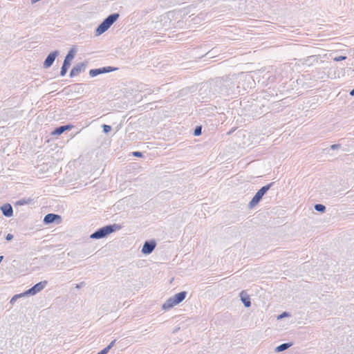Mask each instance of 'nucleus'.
Instances as JSON below:
<instances>
[{
	"mask_svg": "<svg viewBox=\"0 0 354 354\" xmlns=\"http://www.w3.org/2000/svg\"><path fill=\"white\" fill-rule=\"evenodd\" d=\"M185 297L186 292H180L175 295L173 297H171L167 300V301L162 305V308L167 310L174 307V306L183 301Z\"/></svg>",
	"mask_w": 354,
	"mask_h": 354,
	"instance_id": "1",
	"label": "nucleus"
},
{
	"mask_svg": "<svg viewBox=\"0 0 354 354\" xmlns=\"http://www.w3.org/2000/svg\"><path fill=\"white\" fill-rule=\"evenodd\" d=\"M118 14H113L109 16L97 28V35L104 32L118 18Z\"/></svg>",
	"mask_w": 354,
	"mask_h": 354,
	"instance_id": "2",
	"label": "nucleus"
},
{
	"mask_svg": "<svg viewBox=\"0 0 354 354\" xmlns=\"http://www.w3.org/2000/svg\"><path fill=\"white\" fill-rule=\"evenodd\" d=\"M118 14H113L109 16L97 28V35L104 32L118 18Z\"/></svg>",
	"mask_w": 354,
	"mask_h": 354,
	"instance_id": "3",
	"label": "nucleus"
},
{
	"mask_svg": "<svg viewBox=\"0 0 354 354\" xmlns=\"http://www.w3.org/2000/svg\"><path fill=\"white\" fill-rule=\"evenodd\" d=\"M113 232V229L112 226H106L102 227L91 235V237L93 239H100L106 236Z\"/></svg>",
	"mask_w": 354,
	"mask_h": 354,
	"instance_id": "4",
	"label": "nucleus"
},
{
	"mask_svg": "<svg viewBox=\"0 0 354 354\" xmlns=\"http://www.w3.org/2000/svg\"><path fill=\"white\" fill-rule=\"evenodd\" d=\"M269 186H264L261 187L255 194V196L252 198L250 203V207L255 206L259 201L261 199L265 193L268 190Z\"/></svg>",
	"mask_w": 354,
	"mask_h": 354,
	"instance_id": "5",
	"label": "nucleus"
},
{
	"mask_svg": "<svg viewBox=\"0 0 354 354\" xmlns=\"http://www.w3.org/2000/svg\"><path fill=\"white\" fill-rule=\"evenodd\" d=\"M73 57H74L73 53L72 50H71L68 53V55H66V57L64 59V64H63V66H62V70H61V75L64 76L66 73L67 70L71 65V61L73 59Z\"/></svg>",
	"mask_w": 354,
	"mask_h": 354,
	"instance_id": "6",
	"label": "nucleus"
},
{
	"mask_svg": "<svg viewBox=\"0 0 354 354\" xmlns=\"http://www.w3.org/2000/svg\"><path fill=\"white\" fill-rule=\"evenodd\" d=\"M47 282L46 281H41L37 284H35L33 287H32L31 288H30L29 290H28L26 292H25V295H35L36 294L37 292L41 291V290H43L44 288V287L46 286Z\"/></svg>",
	"mask_w": 354,
	"mask_h": 354,
	"instance_id": "7",
	"label": "nucleus"
},
{
	"mask_svg": "<svg viewBox=\"0 0 354 354\" xmlns=\"http://www.w3.org/2000/svg\"><path fill=\"white\" fill-rule=\"evenodd\" d=\"M56 220L60 221H61L60 216H59L57 214H48L45 216L44 221L46 223H51Z\"/></svg>",
	"mask_w": 354,
	"mask_h": 354,
	"instance_id": "8",
	"label": "nucleus"
},
{
	"mask_svg": "<svg viewBox=\"0 0 354 354\" xmlns=\"http://www.w3.org/2000/svg\"><path fill=\"white\" fill-rule=\"evenodd\" d=\"M56 55L57 54L55 52L51 53L48 55V56L47 57L44 63V66L45 68H48L53 64V62L55 59Z\"/></svg>",
	"mask_w": 354,
	"mask_h": 354,
	"instance_id": "9",
	"label": "nucleus"
},
{
	"mask_svg": "<svg viewBox=\"0 0 354 354\" xmlns=\"http://www.w3.org/2000/svg\"><path fill=\"white\" fill-rule=\"evenodd\" d=\"M155 246H156V244L153 242H151V243L146 242L142 247V252L144 254H149L153 251Z\"/></svg>",
	"mask_w": 354,
	"mask_h": 354,
	"instance_id": "10",
	"label": "nucleus"
},
{
	"mask_svg": "<svg viewBox=\"0 0 354 354\" xmlns=\"http://www.w3.org/2000/svg\"><path fill=\"white\" fill-rule=\"evenodd\" d=\"M241 301L246 307L250 306V299L249 295L245 292L242 291L240 294Z\"/></svg>",
	"mask_w": 354,
	"mask_h": 354,
	"instance_id": "11",
	"label": "nucleus"
},
{
	"mask_svg": "<svg viewBox=\"0 0 354 354\" xmlns=\"http://www.w3.org/2000/svg\"><path fill=\"white\" fill-rule=\"evenodd\" d=\"M1 210L3 212V214L6 216H11L12 215V206L10 204L4 205L1 207Z\"/></svg>",
	"mask_w": 354,
	"mask_h": 354,
	"instance_id": "12",
	"label": "nucleus"
},
{
	"mask_svg": "<svg viewBox=\"0 0 354 354\" xmlns=\"http://www.w3.org/2000/svg\"><path fill=\"white\" fill-rule=\"evenodd\" d=\"M72 126L71 125H65V126H62L57 129H56L55 130V131L53 132V134H56V135H60L61 133H62L64 131H66V130H69L71 129H72Z\"/></svg>",
	"mask_w": 354,
	"mask_h": 354,
	"instance_id": "13",
	"label": "nucleus"
},
{
	"mask_svg": "<svg viewBox=\"0 0 354 354\" xmlns=\"http://www.w3.org/2000/svg\"><path fill=\"white\" fill-rule=\"evenodd\" d=\"M290 346V344H282L280 346L277 347L276 351L278 352L283 351L287 349L288 348H289Z\"/></svg>",
	"mask_w": 354,
	"mask_h": 354,
	"instance_id": "14",
	"label": "nucleus"
},
{
	"mask_svg": "<svg viewBox=\"0 0 354 354\" xmlns=\"http://www.w3.org/2000/svg\"><path fill=\"white\" fill-rule=\"evenodd\" d=\"M112 344L111 343V344H109L108 346H106V348H104V349H102L100 352H99L97 354H107L109 351L110 350V348H111L112 346Z\"/></svg>",
	"mask_w": 354,
	"mask_h": 354,
	"instance_id": "15",
	"label": "nucleus"
},
{
	"mask_svg": "<svg viewBox=\"0 0 354 354\" xmlns=\"http://www.w3.org/2000/svg\"><path fill=\"white\" fill-rule=\"evenodd\" d=\"M316 210L319 212H324L325 210V206L321 204H317L315 206Z\"/></svg>",
	"mask_w": 354,
	"mask_h": 354,
	"instance_id": "16",
	"label": "nucleus"
},
{
	"mask_svg": "<svg viewBox=\"0 0 354 354\" xmlns=\"http://www.w3.org/2000/svg\"><path fill=\"white\" fill-rule=\"evenodd\" d=\"M103 130L105 133H109L111 130V127L109 125L104 124L103 125Z\"/></svg>",
	"mask_w": 354,
	"mask_h": 354,
	"instance_id": "17",
	"label": "nucleus"
},
{
	"mask_svg": "<svg viewBox=\"0 0 354 354\" xmlns=\"http://www.w3.org/2000/svg\"><path fill=\"white\" fill-rule=\"evenodd\" d=\"M201 133V127H197L194 130V135L199 136Z\"/></svg>",
	"mask_w": 354,
	"mask_h": 354,
	"instance_id": "18",
	"label": "nucleus"
},
{
	"mask_svg": "<svg viewBox=\"0 0 354 354\" xmlns=\"http://www.w3.org/2000/svg\"><path fill=\"white\" fill-rule=\"evenodd\" d=\"M100 73V71L99 70H91L90 71V74L92 75V76H94V75H98Z\"/></svg>",
	"mask_w": 354,
	"mask_h": 354,
	"instance_id": "19",
	"label": "nucleus"
},
{
	"mask_svg": "<svg viewBox=\"0 0 354 354\" xmlns=\"http://www.w3.org/2000/svg\"><path fill=\"white\" fill-rule=\"evenodd\" d=\"M345 59H346V57H344V56H339V57H335L334 60L337 61V62H339V61L344 60Z\"/></svg>",
	"mask_w": 354,
	"mask_h": 354,
	"instance_id": "20",
	"label": "nucleus"
},
{
	"mask_svg": "<svg viewBox=\"0 0 354 354\" xmlns=\"http://www.w3.org/2000/svg\"><path fill=\"white\" fill-rule=\"evenodd\" d=\"M133 156H137V157H142V153L140 152V151H135L133 153Z\"/></svg>",
	"mask_w": 354,
	"mask_h": 354,
	"instance_id": "21",
	"label": "nucleus"
},
{
	"mask_svg": "<svg viewBox=\"0 0 354 354\" xmlns=\"http://www.w3.org/2000/svg\"><path fill=\"white\" fill-rule=\"evenodd\" d=\"M12 238H13V235L11 234H8L6 236L7 241H10L11 239H12Z\"/></svg>",
	"mask_w": 354,
	"mask_h": 354,
	"instance_id": "22",
	"label": "nucleus"
},
{
	"mask_svg": "<svg viewBox=\"0 0 354 354\" xmlns=\"http://www.w3.org/2000/svg\"><path fill=\"white\" fill-rule=\"evenodd\" d=\"M338 147H339V145H333L331 146V148L334 149H337Z\"/></svg>",
	"mask_w": 354,
	"mask_h": 354,
	"instance_id": "23",
	"label": "nucleus"
},
{
	"mask_svg": "<svg viewBox=\"0 0 354 354\" xmlns=\"http://www.w3.org/2000/svg\"><path fill=\"white\" fill-rule=\"evenodd\" d=\"M351 95H354V88L350 92Z\"/></svg>",
	"mask_w": 354,
	"mask_h": 354,
	"instance_id": "24",
	"label": "nucleus"
},
{
	"mask_svg": "<svg viewBox=\"0 0 354 354\" xmlns=\"http://www.w3.org/2000/svg\"><path fill=\"white\" fill-rule=\"evenodd\" d=\"M3 258V256H0V263L1 262Z\"/></svg>",
	"mask_w": 354,
	"mask_h": 354,
	"instance_id": "25",
	"label": "nucleus"
}]
</instances>
